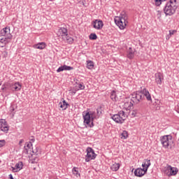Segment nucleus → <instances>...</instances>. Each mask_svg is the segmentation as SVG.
Listing matches in <instances>:
<instances>
[{
  "mask_svg": "<svg viewBox=\"0 0 179 179\" xmlns=\"http://www.w3.org/2000/svg\"><path fill=\"white\" fill-rule=\"evenodd\" d=\"M39 148H36V151H34V150H33V153H35V154H36V155H38V153H39Z\"/></svg>",
  "mask_w": 179,
  "mask_h": 179,
  "instance_id": "58836bf2",
  "label": "nucleus"
},
{
  "mask_svg": "<svg viewBox=\"0 0 179 179\" xmlns=\"http://www.w3.org/2000/svg\"><path fill=\"white\" fill-rule=\"evenodd\" d=\"M13 169V173H17V171H20L22 169H23V162H19L17 164H16L15 166Z\"/></svg>",
  "mask_w": 179,
  "mask_h": 179,
  "instance_id": "aec40b11",
  "label": "nucleus"
},
{
  "mask_svg": "<svg viewBox=\"0 0 179 179\" xmlns=\"http://www.w3.org/2000/svg\"><path fill=\"white\" fill-rule=\"evenodd\" d=\"M87 68L88 69H93L94 68V62L92 60H87Z\"/></svg>",
  "mask_w": 179,
  "mask_h": 179,
  "instance_id": "b1692460",
  "label": "nucleus"
},
{
  "mask_svg": "<svg viewBox=\"0 0 179 179\" xmlns=\"http://www.w3.org/2000/svg\"><path fill=\"white\" fill-rule=\"evenodd\" d=\"M160 141L163 148L165 149L169 148V146H171V143H173V136L172 135H165L162 136L160 138Z\"/></svg>",
  "mask_w": 179,
  "mask_h": 179,
  "instance_id": "0eeeda50",
  "label": "nucleus"
},
{
  "mask_svg": "<svg viewBox=\"0 0 179 179\" xmlns=\"http://www.w3.org/2000/svg\"><path fill=\"white\" fill-rule=\"evenodd\" d=\"M78 90H85V85L82 83H78Z\"/></svg>",
  "mask_w": 179,
  "mask_h": 179,
  "instance_id": "7c9ffc66",
  "label": "nucleus"
},
{
  "mask_svg": "<svg viewBox=\"0 0 179 179\" xmlns=\"http://www.w3.org/2000/svg\"><path fill=\"white\" fill-rule=\"evenodd\" d=\"M5 54H6V55H8V52L4 51Z\"/></svg>",
  "mask_w": 179,
  "mask_h": 179,
  "instance_id": "37998d69",
  "label": "nucleus"
},
{
  "mask_svg": "<svg viewBox=\"0 0 179 179\" xmlns=\"http://www.w3.org/2000/svg\"><path fill=\"white\" fill-rule=\"evenodd\" d=\"M73 70V67L71 66H66V65H63L59 67L57 70V73H59V72H63V71H72Z\"/></svg>",
  "mask_w": 179,
  "mask_h": 179,
  "instance_id": "f3484780",
  "label": "nucleus"
},
{
  "mask_svg": "<svg viewBox=\"0 0 179 179\" xmlns=\"http://www.w3.org/2000/svg\"><path fill=\"white\" fill-rule=\"evenodd\" d=\"M34 141H35L34 137H31V138H30L29 143H30L31 145H33V143H34Z\"/></svg>",
  "mask_w": 179,
  "mask_h": 179,
  "instance_id": "4c0bfd02",
  "label": "nucleus"
},
{
  "mask_svg": "<svg viewBox=\"0 0 179 179\" xmlns=\"http://www.w3.org/2000/svg\"><path fill=\"white\" fill-rule=\"evenodd\" d=\"M111 119L117 124H124V121L127 120V114L124 110H120L117 114L113 115Z\"/></svg>",
  "mask_w": 179,
  "mask_h": 179,
  "instance_id": "423d86ee",
  "label": "nucleus"
},
{
  "mask_svg": "<svg viewBox=\"0 0 179 179\" xmlns=\"http://www.w3.org/2000/svg\"><path fill=\"white\" fill-rule=\"evenodd\" d=\"M157 16L158 19H160V17H162V11L157 10Z\"/></svg>",
  "mask_w": 179,
  "mask_h": 179,
  "instance_id": "f704fd0d",
  "label": "nucleus"
},
{
  "mask_svg": "<svg viewBox=\"0 0 179 179\" xmlns=\"http://www.w3.org/2000/svg\"><path fill=\"white\" fill-rule=\"evenodd\" d=\"M69 106V104L66 103V100H63L62 102L59 103V107H60V108L62 110H66Z\"/></svg>",
  "mask_w": 179,
  "mask_h": 179,
  "instance_id": "5701e85b",
  "label": "nucleus"
},
{
  "mask_svg": "<svg viewBox=\"0 0 179 179\" xmlns=\"http://www.w3.org/2000/svg\"><path fill=\"white\" fill-rule=\"evenodd\" d=\"M131 106H132V103L131 102H126L124 103V107L127 108V110H129V108H131Z\"/></svg>",
  "mask_w": 179,
  "mask_h": 179,
  "instance_id": "c756f323",
  "label": "nucleus"
},
{
  "mask_svg": "<svg viewBox=\"0 0 179 179\" xmlns=\"http://www.w3.org/2000/svg\"><path fill=\"white\" fill-rule=\"evenodd\" d=\"M176 111H177V113H179V105L178 106V108H177V109H176Z\"/></svg>",
  "mask_w": 179,
  "mask_h": 179,
  "instance_id": "79ce46f5",
  "label": "nucleus"
},
{
  "mask_svg": "<svg viewBox=\"0 0 179 179\" xmlns=\"http://www.w3.org/2000/svg\"><path fill=\"white\" fill-rule=\"evenodd\" d=\"M120 96V92L118 91H112L110 92V99L113 101H118Z\"/></svg>",
  "mask_w": 179,
  "mask_h": 179,
  "instance_id": "2eb2a0df",
  "label": "nucleus"
},
{
  "mask_svg": "<svg viewBox=\"0 0 179 179\" xmlns=\"http://www.w3.org/2000/svg\"><path fill=\"white\" fill-rule=\"evenodd\" d=\"M92 26L94 29H96V30H101L104 24L103 23V21L100 20H95L92 22Z\"/></svg>",
  "mask_w": 179,
  "mask_h": 179,
  "instance_id": "ddd939ff",
  "label": "nucleus"
},
{
  "mask_svg": "<svg viewBox=\"0 0 179 179\" xmlns=\"http://www.w3.org/2000/svg\"><path fill=\"white\" fill-rule=\"evenodd\" d=\"M136 114H138V110H133L131 111L132 117H136Z\"/></svg>",
  "mask_w": 179,
  "mask_h": 179,
  "instance_id": "2f4dec72",
  "label": "nucleus"
},
{
  "mask_svg": "<svg viewBox=\"0 0 179 179\" xmlns=\"http://www.w3.org/2000/svg\"><path fill=\"white\" fill-rule=\"evenodd\" d=\"M132 101L138 104L141 100H143V95L142 91H137L134 94L132 95Z\"/></svg>",
  "mask_w": 179,
  "mask_h": 179,
  "instance_id": "9d476101",
  "label": "nucleus"
},
{
  "mask_svg": "<svg viewBox=\"0 0 179 179\" xmlns=\"http://www.w3.org/2000/svg\"><path fill=\"white\" fill-rule=\"evenodd\" d=\"M8 87H9V85H6V83H5V84H3V85H2V90H6V89H8Z\"/></svg>",
  "mask_w": 179,
  "mask_h": 179,
  "instance_id": "e433bc0d",
  "label": "nucleus"
},
{
  "mask_svg": "<svg viewBox=\"0 0 179 179\" xmlns=\"http://www.w3.org/2000/svg\"><path fill=\"white\" fill-rule=\"evenodd\" d=\"M101 115V109H96V111L85 110L83 112V124L86 128L94 127V120H99Z\"/></svg>",
  "mask_w": 179,
  "mask_h": 179,
  "instance_id": "f257e3e1",
  "label": "nucleus"
},
{
  "mask_svg": "<svg viewBox=\"0 0 179 179\" xmlns=\"http://www.w3.org/2000/svg\"><path fill=\"white\" fill-rule=\"evenodd\" d=\"M6 85L9 86L12 92H19L22 90V84L19 82L6 83Z\"/></svg>",
  "mask_w": 179,
  "mask_h": 179,
  "instance_id": "1a4fd4ad",
  "label": "nucleus"
},
{
  "mask_svg": "<svg viewBox=\"0 0 179 179\" xmlns=\"http://www.w3.org/2000/svg\"><path fill=\"white\" fill-rule=\"evenodd\" d=\"M90 40H97V35L96 34H91L90 35Z\"/></svg>",
  "mask_w": 179,
  "mask_h": 179,
  "instance_id": "c85d7f7f",
  "label": "nucleus"
},
{
  "mask_svg": "<svg viewBox=\"0 0 179 179\" xmlns=\"http://www.w3.org/2000/svg\"><path fill=\"white\" fill-rule=\"evenodd\" d=\"M150 159H145L142 164V167L145 169V171H148L149 167H150Z\"/></svg>",
  "mask_w": 179,
  "mask_h": 179,
  "instance_id": "4be33fe9",
  "label": "nucleus"
},
{
  "mask_svg": "<svg viewBox=\"0 0 179 179\" xmlns=\"http://www.w3.org/2000/svg\"><path fill=\"white\" fill-rule=\"evenodd\" d=\"M166 169L169 171L167 174L168 177H171V176H177L178 173V169L177 167H173L170 165H168Z\"/></svg>",
  "mask_w": 179,
  "mask_h": 179,
  "instance_id": "f8f14e48",
  "label": "nucleus"
},
{
  "mask_svg": "<svg viewBox=\"0 0 179 179\" xmlns=\"http://www.w3.org/2000/svg\"><path fill=\"white\" fill-rule=\"evenodd\" d=\"M176 33H177L176 30H170L169 31V35L170 36H173V35L176 34Z\"/></svg>",
  "mask_w": 179,
  "mask_h": 179,
  "instance_id": "c9c22d12",
  "label": "nucleus"
},
{
  "mask_svg": "<svg viewBox=\"0 0 179 179\" xmlns=\"http://www.w3.org/2000/svg\"><path fill=\"white\" fill-rule=\"evenodd\" d=\"M10 179H13V176H12V174L9 175Z\"/></svg>",
  "mask_w": 179,
  "mask_h": 179,
  "instance_id": "a19ab883",
  "label": "nucleus"
},
{
  "mask_svg": "<svg viewBox=\"0 0 179 179\" xmlns=\"http://www.w3.org/2000/svg\"><path fill=\"white\" fill-rule=\"evenodd\" d=\"M50 1H52V0H50Z\"/></svg>",
  "mask_w": 179,
  "mask_h": 179,
  "instance_id": "c03bdc74",
  "label": "nucleus"
},
{
  "mask_svg": "<svg viewBox=\"0 0 179 179\" xmlns=\"http://www.w3.org/2000/svg\"><path fill=\"white\" fill-rule=\"evenodd\" d=\"M6 145V141L5 140H0V148H3Z\"/></svg>",
  "mask_w": 179,
  "mask_h": 179,
  "instance_id": "473e14b6",
  "label": "nucleus"
},
{
  "mask_svg": "<svg viewBox=\"0 0 179 179\" xmlns=\"http://www.w3.org/2000/svg\"><path fill=\"white\" fill-rule=\"evenodd\" d=\"M0 129L3 132L8 134V131H9V126H8V123L6 122V120L3 119H1L0 120Z\"/></svg>",
  "mask_w": 179,
  "mask_h": 179,
  "instance_id": "9b49d317",
  "label": "nucleus"
},
{
  "mask_svg": "<svg viewBox=\"0 0 179 179\" xmlns=\"http://www.w3.org/2000/svg\"><path fill=\"white\" fill-rule=\"evenodd\" d=\"M57 36L63 41H66L69 44H73V38L68 36V29L66 27H60L57 32Z\"/></svg>",
  "mask_w": 179,
  "mask_h": 179,
  "instance_id": "7ed1b4c3",
  "label": "nucleus"
},
{
  "mask_svg": "<svg viewBox=\"0 0 179 179\" xmlns=\"http://www.w3.org/2000/svg\"><path fill=\"white\" fill-rule=\"evenodd\" d=\"M127 58H129V59H134V57H135V49H132V48H129L127 50Z\"/></svg>",
  "mask_w": 179,
  "mask_h": 179,
  "instance_id": "6ab92c4d",
  "label": "nucleus"
},
{
  "mask_svg": "<svg viewBox=\"0 0 179 179\" xmlns=\"http://www.w3.org/2000/svg\"><path fill=\"white\" fill-rule=\"evenodd\" d=\"M141 93L143 96V99H145L148 101H152V96H150V93H149V91L148 90H146V88H143L141 90Z\"/></svg>",
  "mask_w": 179,
  "mask_h": 179,
  "instance_id": "dca6fc26",
  "label": "nucleus"
},
{
  "mask_svg": "<svg viewBox=\"0 0 179 179\" xmlns=\"http://www.w3.org/2000/svg\"><path fill=\"white\" fill-rule=\"evenodd\" d=\"M112 171H118L120 170V164L115 163L111 166Z\"/></svg>",
  "mask_w": 179,
  "mask_h": 179,
  "instance_id": "393cba45",
  "label": "nucleus"
},
{
  "mask_svg": "<svg viewBox=\"0 0 179 179\" xmlns=\"http://www.w3.org/2000/svg\"><path fill=\"white\" fill-rule=\"evenodd\" d=\"M32 145L29 143H26V145L24 146V149L23 152L25 153L26 155H27V153H29V149H30L31 148Z\"/></svg>",
  "mask_w": 179,
  "mask_h": 179,
  "instance_id": "bb28decb",
  "label": "nucleus"
},
{
  "mask_svg": "<svg viewBox=\"0 0 179 179\" xmlns=\"http://www.w3.org/2000/svg\"><path fill=\"white\" fill-rule=\"evenodd\" d=\"M163 79V74H162V73H157L155 74V82L157 85H162Z\"/></svg>",
  "mask_w": 179,
  "mask_h": 179,
  "instance_id": "a211bd4d",
  "label": "nucleus"
},
{
  "mask_svg": "<svg viewBox=\"0 0 179 179\" xmlns=\"http://www.w3.org/2000/svg\"><path fill=\"white\" fill-rule=\"evenodd\" d=\"M72 173H73V176H75L76 177H78V176L79 177H80V173H79L78 168H76V167L73 168Z\"/></svg>",
  "mask_w": 179,
  "mask_h": 179,
  "instance_id": "a878e982",
  "label": "nucleus"
},
{
  "mask_svg": "<svg viewBox=\"0 0 179 179\" xmlns=\"http://www.w3.org/2000/svg\"><path fill=\"white\" fill-rule=\"evenodd\" d=\"M12 34H10V27H6L0 31V47L3 48L6 44L10 43Z\"/></svg>",
  "mask_w": 179,
  "mask_h": 179,
  "instance_id": "f03ea898",
  "label": "nucleus"
},
{
  "mask_svg": "<svg viewBox=\"0 0 179 179\" xmlns=\"http://www.w3.org/2000/svg\"><path fill=\"white\" fill-rule=\"evenodd\" d=\"M34 48L37 50H44L45 48V43L41 42L33 45Z\"/></svg>",
  "mask_w": 179,
  "mask_h": 179,
  "instance_id": "412c9836",
  "label": "nucleus"
},
{
  "mask_svg": "<svg viewBox=\"0 0 179 179\" xmlns=\"http://www.w3.org/2000/svg\"><path fill=\"white\" fill-rule=\"evenodd\" d=\"M147 172L148 171L144 168H138L134 171V176L136 177H143Z\"/></svg>",
  "mask_w": 179,
  "mask_h": 179,
  "instance_id": "4468645a",
  "label": "nucleus"
},
{
  "mask_svg": "<svg viewBox=\"0 0 179 179\" xmlns=\"http://www.w3.org/2000/svg\"><path fill=\"white\" fill-rule=\"evenodd\" d=\"M177 8V0H170L169 2L166 3L164 8V12L165 15L171 16L176 13Z\"/></svg>",
  "mask_w": 179,
  "mask_h": 179,
  "instance_id": "20e7f679",
  "label": "nucleus"
},
{
  "mask_svg": "<svg viewBox=\"0 0 179 179\" xmlns=\"http://www.w3.org/2000/svg\"><path fill=\"white\" fill-rule=\"evenodd\" d=\"M87 155L85 158V162L87 163L90 162V160H94L96 159L97 155L94 152V150L92 148H87L86 150Z\"/></svg>",
  "mask_w": 179,
  "mask_h": 179,
  "instance_id": "6e6552de",
  "label": "nucleus"
},
{
  "mask_svg": "<svg viewBox=\"0 0 179 179\" xmlns=\"http://www.w3.org/2000/svg\"><path fill=\"white\" fill-rule=\"evenodd\" d=\"M22 142H24V141L23 139H22V140L20 141L19 144H20V145H22Z\"/></svg>",
  "mask_w": 179,
  "mask_h": 179,
  "instance_id": "ea45409f",
  "label": "nucleus"
},
{
  "mask_svg": "<svg viewBox=\"0 0 179 179\" xmlns=\"http://www.w3.org/2000/svg\"><path fill=\"white\" fill-rule=\"evenodd\" d=\"M156 6H160L162 5V0H155Z\"/></svg>",
  "mask_w": 179,
  "mask_h": 179,
  "instance_id": "72a5a7b5",
  "label": "nucleus"
},
{
  "mask_svg": "<svg viewBox=\"0 0 179 179\" xmlns=\"http://www.w3.org/2000/svg\"><path fill=\"white\" fill-rule=\"evenodd\" d=\"M121 139H127L128 138V131H123L120 136Z\"/></svg>",
  "mask_w": 179,
  "mask_h": 179,
  "instance_id": "cd10ccee",
  "label": "nucleus"
},
{
  "mask_svg": "<svg viewBox=\"0 0 179 179\" xmlns=\"http://www.w3.org/2000/svg\"><path fill=\"white\" fill-rule=\"evenodd\" d=\"M115 23L118 26L120 30H124L128 24V17L125 13H122L120 16L115 17Z\"/></svg>",
  "mask_w": 179,
  "mask_h": 179,
  "instance_id": "39448f33",
  "label": "nucleus"
}]
</instances>
